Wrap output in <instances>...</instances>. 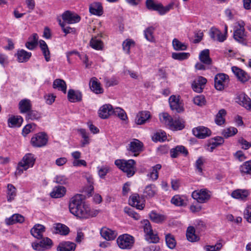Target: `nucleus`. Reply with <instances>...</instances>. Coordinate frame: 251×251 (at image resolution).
<instances>
[{
	"label": "nucleus",
	"mask_w": 251,
	"mask_h": 251,
	"mask_svg": "<svg viewBox=\"0 0 251 251\" xmlns=\"http://www.w3.org/2000/svg\"><path fill=\"white\" fill-rule=\"evenodd\" d=\"M84 196L77 194L71 198L69 203V210L71 213L80 219H87L95 217L97 212L92 211L90 207L83 201Z\"/></svg>",
	"instance_id": "nucleus-1"
},
{
	"label": "nucleus",
	"mask_w": 251,
	"mask_h": 251,
	"mask_svg": "<svg viewBox=\"0 0 251 251\" xmlns=\"http://www.w3.org/2000/svg\"><path fill=\"white\" fill-rule=\"evenodd\" d=\"M35 160L36 158L33 154L28 153L25 154L21 161L18 163L15 174L20 176L24 171L32 168L34 165Z\"/></svg>",
	"instance_id": "nucleus-2"
},
{
	"label": "nucleus",
	"mask_w": 251,
	"mask_h": 251,
	"mask_svg": "<svg viewBox=\"0 0 251 251\" xmlns=\"http://www.w3.org/2000/svg\"><path fill=\"white\" fill-rule=\"evenodd\" d=\"M115 165L124 173L128 177L133 176L136 171V162L133 159L128 160L117 159L115 161Z\"/></svg>",
	"instance_id": "nucleus-3"
},
{
	"label": "nucleus",
	"mask_w": 251,
	"mask_h": 251,
	"mask_svg": "<svg viewBox=\"0 0 251 251\" xmlns=\"http://www.w3.org/2000/svg\"><path fill=\"white\" fill-rule=\"evenodd\" d=\"M118 247L122 250H130L134 243V237L128 234L120 235L117 239Z\"/></svg>",
	"instance_id": "nucleus-4"
},
{
	"label": "nucleus",
	"mask_w": 251,
	"mask_h": 251,
	"mask_svg": "<svg viewBox=\"0 0 251 251\" xmlns=\"http://www.w3.org/2000/svg\"><path fill=\"white\" fill-rule=\"evenodd\" d=\"M237 25L238 26L234 31L233 38L238 42L245 44L246 37L244 28L245 24L243 21H240L237 22Z\"/></svg>",
	"instance_id": "nucleus-5"
},
{
	"label": "nucleus",
	"mask_w": 251,
	"mask_h": 251,
	"mask_svg": "<svg viewBox=\"0 0 251 251\" xmlns=\"http://www.w3.org/2000/svg\"><path fill=\"white\" fill-rule=\"evenodd\" d=\"M192 197L199 203H205L211 198L210 192L206 189L195 190L192 193Z\"/></svg>",
	"instance_id": "nucleus-6"
},
{
	"label": "nucleus",
	"mask_w": 251,
	"mask_h": 251,
	"mask_svg": "<svg viewBox=\"0 0 251 251\" xmlns=\"http://www.w3.org/2000/svg\"><path fill=\"white\" fill-rule=\"evenodd\" d=\"M143 143L137 139H133L126 147L127 150L129 153L137 156L143 150Z\"/></svg>",
	"instance_id": "nucleus-7"
},
{
	"label": "nucleus",
	"mask_w": 251,
	"mask_h": 251,
	"mask_svg": "<svg viewBox=\"0 0 251 251\" xmlns=\"http://www.w3.org/2000/svg\"><path fill=\"white\" fill-rule=\"evenodd\" d=\"M229 80L228 76L223 73L217 74L214 77V86L216 90L222 91L224 89L226 83Z\"/></svg>",
	"instance_id": "nucleus-8"
},
{
	"label": "nucleus",
	"mask_w": 251,
	"mask_h": 251,
	"mask_svg": "<svg viewBox=\"0 0 251 251\" xmlns=\"http://www.w3.org/2000/svg\"><path fill=\"white\" fill-rule=\"evenodd\" d=\"M48 140L47 135L45 133H38L31 138V143L35 147H42L47 144Z\"/></svg>",
	"instance_id": "nucleus-9"
},
{
	"label": "nucleus",
	"mask_w": 251,
	"mask_h": 251,
	"mask_svg": "<svg viewBox=\"0 0 251 251\" xmlns=\"http://www.w3.org/2000/svg\"><path fill=\"white\" fill-rule=\"evenodd\" d=\"M169 102L172 110L176 111L177 113H181L184 111L183 105L180 101L179 96H171L169 99Z\"/></svg>",
	"instance_id": "nucleus-10"
},
{
	"label": "nucleus",
	"mask_w": 251,
	"mask_h": 251,
	"mask_svg": "<svg viewBox=\"0 0 251 251\" xmlns=\"http://www.w3.org/2000/svg\"><path fill=\"white\" fill-rule=\"evenodd\" d=\"M62 18L64 22L69 24L78 23L80 20L79 16L70 11H66L63 13Z\"/></svg>",
	"instance_id": "nucleus-11"
},
{
	"label": "nucleus",
	"mask_w": 251,
	"mask_h": 251,
	"mask_svg": "<svg viewBox=\"0 0 251 251\" xmlns=\"http://www.w3.org/2000/svg\"><path fill=\"white\" fill-rule=\"evenodd\" d=\"M231 70L238 79L241 82H246L250 79V76L249 75L242 69L237 67L233 66L231 68Z\"/></svg>",
	"instance_id": "nucleus-12"
},
{
	"label": "nucleus",
	"mask_w": 251,
	"mask_h": 251,
	"mask_svg": "<svg viewBox=\"0 0 251 251\" xmlns=\"http://www.w3.org/2000/svg\"><path fill=\"white\" fill-rule=\"evenodd\" d=\"M206 82L207 79L205 77L199 76L193 81L192 84V88L195 92L201 93Z\"/></svg>",
	"instance_id": "nucleus-13"
},
{
	"label": "nucleus",
	"mask_w": 251,
	"mask_h": 251,
	"mask_svg": "<svg viewBox=\"0 0 251 251\" xmlns=\"http://www.w3.org/2000/svg\"><path fill=\"white\" fill-rule=\"evenodd\" d=\"M192 132L196 137L200 139L205 138L209 136L211 134V131L209 128L201 126L193 128Z\"/></svg>",
	"instance_id": "nucleus-14"
},
{
	"label": "nucleus",
	"mask_w": 251,
	"mask_h": 251,
	"mask_svg": "<svg viewBox=\"0 0 251 251\" xmlns=\"http://www.w3.org/2000/svg\"><path fill=\"white\" fill-rule=\"evenodd\" d=\"M100 233L101 236L107 241L114 240L117 235V233L115 230L106 227L101 228Z\"/></svg>",
	"instance_id": "nucleus-15"
},
{
	"label": "nucleus",
	"mask_w": 251,
	"mask_h": 251,
	"mask_svg": "<svg viewBox=\"0 0 251 251\" xmlns=\"http://www.w3.org/2000/svg\"><path fill=\"white\" fill-rule=\"evenodd\" d=\"M150 118L151 114L149 111H140L137 114L135 122L137 125H141L144 124Z\"/></svg>",
	"instance_id": "nucleus-16"
},
{
	"label": "nucleus",
	"mask_w": 251,
	"mask_h": 251,
	"mask_svg": "<svg viewBox=\"0 0 251 251\" xmlns=\"http://www.w3.org/2000/svg\"><path fill=\"white\" fill-rule=\"evenodd\" d=\"M113 108L111 105L104 104L99 110V116L103 119H107L110 115L113 114Z\"/></svg>",
	"instance_id": "nucleus-17"
},
{
	"label": "nucleus",
	"mask_w": 251,
	"mask_h": 251,
	"mask_svg": "<svg viewBox=\"0 0 251 251\" xmlns=\"http://www.w3.org/2000/svg\"><path fill=\"white\" fill-rule=\"evenodd\" d=\"M82 93L78 90L69 89L68 92L67 97L71 102H76L82 100Z\"/></svg>",
	"instance_id": "nucleus-18"
},
{
	"label": "nucleus",
	"mask_w": 251,
	"mask_h": 251,
	"mask_svg": "<svg viewBox=\"0 0 251 251\" xmlns=\"http://www.w3.org/2000/svg\"><path fill=\"white\" fill-rule=\"evenodd\" d=\"M157 193V188L155 184H151L146 186L144 190V196L147 199L154 197Z\"/></svg>",
	"instance_id": "nucleus-19"
},
{
	"label": "nucleus",
	"mask_w": 251,
	"mask_h": 251,
	"mask_svg": "<svg viewBox=\"0 0 251 251\" xmlns=\"http://www.w3.org/2000/svg\"><path fill=\"white\" fill-rule=\"evenodd\" d=\"M90 12L95 15L100 16L103 13L102 4L100 2H94L89 6Z\"/></svg>",
	"instance_id": "nucleus-20"
},
{
	"label": "nucleus",
	"mask_w": 251,
	"mask_h": 251,
	"mask_svg": "<svg viewBox=\"0 0 251 251\" xmlns=\"http://www.w3.org/2000/svg\"><path fill=\"white\" fill-rule=\"evenodd\" d=\"M89 85L91 90L96 94H102L103 92V90L100 86V83L95 77H93L90 79Z\"/></svg>",
	"instance_id": "nucleus-21"
},
{
	"label": "nucleus",
	"mask_w": 251,
	"mask_h": 251,
	"mask_svg": "<svg viewBox=\"0 0 251 251\" xmlns=\"http://www.w3.org/2000/svg\"><path fill=\"white\" fill-rule=\"evenodd\" d=\"M15 56L17 57V60L19 62H26L28 61L31 57V53L23 49H21L17 51Z\"/></svg>",
	"instance_id": "nucleus-22"
},
{
	"label": "nucleus",
	"mask_w": 251,
	"mask_h": 251,
	"mask_svg": "<svg viewBox=\"0 0 251 251\" xmlns=\"http://www.w3.org/2000/svg\"><path fill=\"white\" fill-rule=\"evenodd\" d=\"M76 245L70 241H64L59 243L57 248V251H74Z\"/></svg>",
	"instance_id": "nucleus-23"
},
{
	"label": "nucleus",
	"mask_w": 251,
	"mask_h": 251,
	"mask_svg": "<svg viewBox=\"0 0 251 251\" xmlns=\"http://www.w3.org/2000/svg\"><path fill=\"white\" fill-rule=\"evenodd\" d=\"M210 36L214 40L220 42H224L226 38V36L224 35L221 31L216 28H212L210 31Z\"/></svg>",
	"instance_id": "nucleus-24"
},
{
	"label": "nucleus",
	"mask_w": 251,
	"mask_h": 251,
	"mask_svg": "<svg viewBox=\"0 0 251 251\" xmlns=\"http://www.w3.org/2000/svg\"><path fill=\"white\" fill-rule=\"evenodd\" d=\"M45 232V227L40 224L35 225L30 230L31 235L37 239H41Z\"/></svg>",
	"instance_id": "nucleus-25"
},
{
	"label": "nucleus",
	"mask_w": 251,
	"mask_h": 251,
	"mask_svg": "<svg viewBox=\"0 0 251 251\" xmlns=\"http://www.w3.org/2000/svg\"><path fill=\"white\" fill-rule=\"evenodd\" d=\"M129 203L133 207H136L137 209L142 210L144 207V204L141 202L138 195L135 194L129 198Z\"/></svg>",
	"instance_id": "nucleus-26"
},
{
	"label": "nucleus",
	"mask_w": 251,
	"mask_h": 251,
	"mask_svg": "<svg viewBox=\"0 0 251 251\" xmlns=\"http://www.w3.org/2000/svg\"><path fill=\"white\" fill-rule=\"evenodd\" d=\"M25 221V218L19 214H14L9 218L5 219V223L8 225H11L16 223H23Z\"/></svg>",
	"instance_id": "nucleus-27"
},
{
	"label": "nucleus",
	"mask_w": 251,
	"mask_h": 251,
	"mask_svg": "<svg viewBox=\"0 0 251 251\" xmlns=\"http://www.w3.org/2000/svg\"><path fill=\"white\" fill-rule=\"evenodd\" d=\"M66 192V190L65 187L61 186H56L53 189L50 195L53 198H59L63 197Z\"/></svg>",
	"instance_id": "nucleus-28"
},
{
	"label": "nucleus",
	"mask_w": 251,
	"mask_h": 251,
	"mask_svg": "<svg viewBox=\"0 0 251 251\" xmlns=\"http://www.w3.org/2000/svg\"><path fill=\"white\" fill-rule=\"evenodd\" d=\"M161 165L159 164L152 167L147 175V176L152 181L156 180L158 178V171L161 169Z\"/></svg>",
	"instance_id": "nucleus-29"
},
{
	"label": "nucleus",
	"mask_w": 251,
	"mask_h": 251,
	"mask_svg": "<svg viewBox=\"0 0 251 251\" xmlns=\"http://www.w3.org/2000/svg\"><path fill=\"white\" fill-rule=\"evenodd\" d=\"M19 107L21 113H26L31 109L32 105L29 100L24 99L19 102Z\"/></svg>",
	"instance_id": "nucleus-30"
},
{
	"label": "nucleus",
	"mask_w": 251,
	"mask_h": 251,
	"mask_svg": "<svg viewBox=\"0 0 251 251\" xmlns=\"http://www.w3.org/2000/svg\"><path fill=\"white\" fill-rule=\"evenodd\" d=\"M53 229L54 230V232L55 233H58L63 235H67L70 231V229L68 227L65 225L60 223L54 224Z\"/></svg>",
	"instance_id": "nucleus-31"
},
{
	"label": "nucleus",
	"mask_w": 251,
	"mask_h": 251,
	"mask_svg": "<svg viewBox=\"0 0 251 251\" xmlns=\"http://www.w3.org/2000/svg\"><path fill=\"white\" fill-rule=\"evenodd\" d=\"M199 59L201 62L206 65H210L212 63V60L209 56V50L205 49L202 50L199 55Z\"/></svg>",
	"instance_id": "nucleus-32"
},
{
	"label": "nucleus",
	"mask_w": 251,
	"mask_h": 251,
	"mask_svg": "<svg viewBox=\"0 0 251 251\" xmlns=\"http://www.w3.org/2000/svg\"><path fill=\"white\" fill-rule=\"evenodd\" d=\"M38 36L37 34L34 33L28 38V41L25 44V47L29 50H33L38 44Z\"/></svg>",
	"instance_id": "nucleus-33"
},
{
	"label": "nucleus",
	"mask_w": 251,
	"mask_h": 251,
	"mask_svg": "<svg viewBox=\"0 0 251 251\" xmlns=\"http://www.w3.org/2000/svg\"><path fill=\"white\" fill-rule=\"evenodd\" d=\"M23 122L21 116H13L8 119V123L10 127H20Z\"/></svg>",
	"instance_id": "nucleus-34"
},
{
	"label": "nucleus",
	"mask_w": 251,
	"mask_h": 251,
	"mask_svg": "<svg viewBox=\"0 0 251 251\" xmlns=\"http://www.w3.org/2000/svg\"><path fill=\"white\" fill-rule=\"evenodd\" d=\"M249 195V193L248 191L246 190L238 189L234 191L232 193L231 196L235 199L244 200Z\"/></svg>",
	"instance_id": "nucleus-35"
},
{
	"label": "nucleus",
	"mask_w": 251,
	"mask_h": 251,
	"mask_svg": "<svg viewBox=\"0 0 251 251\" xmlns=\"http://www.w3.org/2000/svg\"><path fill=\"white\" fill-rule=\"evenodd\" d=\"M17 195L16 188L11 184H8L7 186V200L11 202L14 200Z\"/></svg>",
	"instance_id": "nucleus-36"
},
{
	"label": "nucleus",
	"mask_w": 251,
	"mask_h": 251,
	"mask_svg": "<svg viewBox=\"0 0 251 251\" xmlns=\"http://www.w3.org/2000/svg\"><path fill=\"white\" fill-rule=\"evenodd\" d=\"M186 237L188 240L192 242H196L199 239V237L195 234V228L191 226L187 228Z\"/></svg>",
	"instance_id": "nucleus-37"
},
{
	"label": "nucleus",
	"mask_w": 251,
	"mask_h": 251,
	"mask_svg": "<svg viewBox=\"0 0 251 251\" xmlns=\"http://www.w3.org/2000/svg\"><path fill=\"white\" fill-rule=\"evenodd\" d=\"M40 47L47 62L50 61V52L48 45L44 40L39 41Z\"/></svg>",
	"instance_id": "nucleus-38"
},
{
	"label": "nucleus",
	"mask_w": 251,
	"mask_h": 251,
	"mask_svg": "<svg viewBox=\"0 0 251 251\" xmlns=\"http://www.w3.org/2000/svg\"><path fill=\"white\" fill-rule=\"evenodd\" d=\"M53 88L54 89H57L58 90L62 91L65 94L66 93V84L65 81L63 79H55L53 83Z\"/></svg>",
	"instance_id": "nucleus-39"
},
{
	"label": "nucleus",
	"mask_w": 251,
	"mask_h": 251,
	"mask_svg": "<svg viewBox=\"0 0 251 251\" xmlns=\"http://www.w3.org/2000/svg\"><path fill=\"white\" fill-rule=\"evenodd\" d=\"M78 132L80 133L83 139L80 142L81 147H84L86 145L89 144L90 139L89 137V133L85 129L82 128L78 129Z\"/></svg>",
	"instance_id": "nucleus-40"
},
{
	"label": "nucleus",
	"mask_w": 251,
	"mask_h": 251,
	"mask_svg": "<svg viewBox=\"0 0 251 251\" xmlns=\"http://www.w3.org/2000/svg\"><path fill=\"white\" fill-rule=\"evenodd\" d=\"M224 139L220 136H217L214 138L211 139L209 142L210 151H212L215 148L221 145L224 143Z\"/></svg>",
	"instance_id": "nucleus-41"
},
{
	"label": "nucleus",
	"mask_w": 251,
	"mask_h": 251,
	"mask_svg": "<svg viewBox=\"0 0 251 251\" xmlns=\"http://www.w3.org/2000/svg\"><path fill=\"white\" fill-rule=\"evenodd\" d=\"M226 114V111L224 109H222L219 111L215 119V122L217 125L221 126L225 123V117Z\"/></svg>",
	"instance_id": "nucleus-42"
},
{
	"label": "nucleus",
	"mask_w": 251,
	"mask_h": 251,
	"mask_svg": "<svg viewBox=\"0 0 251 251\" xmlns=\"http://www.w3.org/2000/svg\"><path fill=\"white\" fill-rule=\"evenodd\" d=\"M184 127V122L180 119L173 120L169 128L172 130H181Z\"/></svg>",
	"instance_id": "nucleus-43"
},
{
	"label": "nucleus",
	"mask_w": 251,
	"mask_h": 251,
	"mask_svg": "<svg viewBox=\"0 0 251 251\" xmlns=\"http://www.w3.org/2000/svg\"><path fill=\"white\" fill-rule=\"evenodd\" d=\"M90 46L96 50H101L103 48L102 41L96 37H92L89 43Z\"/></svg>",
	"instance_id": "nucleus-44"
},
{
	"label": "nucleus",
	"mask_w": 251,
	"mask_h": 251,
	"mask_svg": "<svg viewBox=\"0 0 251 251\" xmlns=\"http://www.w3.org/2000/svg\"><path fill=\"white\" fill-rule=\"evenodd\" d=\"M150 218L152 222L156 223H161L165 220V216L153 211L150 213Z\"/></svg>",
	"instance_id": "nucleus-45"
},
{
	"label": "nucleus",
	"mask_w": 251,
	"mask_h": 251,
	"mask_svg": "<svg viewBox=\"0 0 251 251\" xmlns=\"http://www.w3.org/2000/svg\"><path fill=\"white\" fill-rule=\"evenodd\" d=\"M239 99L240 100V104H242L247 109H251V100L245 94H241L239 96Z\"/></svg>",
	"instance_id": "nucleus-46"
},
{
	"label": "nucleus",
	"mask_w": 251,
	"mask_h": 251,
	"mask_svg": "<svg viewBox=\"0 0 251 251\" xmlns=\"http://www.w3.org/2000/svg\"><path fill=\"white\" fill-rule=\"evenodd\" d=\"M159 118L161 122L165 124L167 126H170L172 124L173 119L167 113H162L159 115Z\"/></svg>",
	"instance_id": "nucleus-47"
},
{
	"label": "nucleus",
	"mask_w": 251,
	"mask_h": 251,
	"mask_svg": "<svg viewBox=\"0 0 251 251\" xmlns=\"http://www.w3.org/2000/svg\"><path fill=\"white\" fill-rule=\"evenodd\" d=\"M165 241L167 247L171 249H173L176 246V241L174 235L170 233L167 234L165 236Z\"/></svg>",
	"instance_id": "nucleus-48"
},
{
	"label": "nucleus",
	"mask_w": 251,
	"mask_h": 251,
	"mask_svg": "<svg viewBox=\"0 0 251 251\" xmlns=\"http://www.w3.org/2000/svg\"><path fill=\"white\" fill-rule=\"evenodd\" d=\"M113 114L118 117L120 119L123 121L127 120V115L125 110L120 107H116L113 108Z\"/></svg>",
	"instance_id": "nucleus-49"
},
{
	"label": "nucleus",
	"mask_w": 251,
	"mask_h": 251,
	"mask_svg": "<svg viewBox=\"0 0 251 251\" xmlns=\"http://www.w3.org/2000/svg\"><path fill=\"white\" fill-rule=\"evenodd\" d=\"M172 44L176 50H185L187 48V46L185 43L181 42L176 38L173 39Z\"/></svg>",
	"instance_id": "nucleus-50"
},
{
	"label": "nucleus",
	"mask_w": 251,
	"mask_h": 251,
	"mask_svg": "<svg viewBox=\"0 0 251 251\" xmlns=\"http://www.w3.org/2000/svg\"><path fill=\"white\" fill-rule=\"evenodd\" d=\"M240 171L243 174L251 175V160L246 161L241 165Z\"/></svg>",
	"instance_id": "nucleus-51"
},
{
	"label": "nucleus",
	"mask_w": 251,
	"mask_h": 251,
	"mask_svg": "<svg viewBox=\"0 0 251 251\" xmlns=\"http://www.w3.org/2000/svg\"><path fill=\"white\" fill-rule=\"evenodd\" d=\"M238 132V130L234 127H229L226 128L222 130V134L226 138H227L229 137L235 135Z\"/></svg>",
	"instance_id": "nucleus-52"
},
{
	"label": "nucleus",
	"mask_w": 251,
	"mask_h": 251,
	"mask_svg": "<svg viewBox=\"0 0 251 251\" xmlns=\"http://www.w3.org/2000/svg\"><path fill=\"white\" fill-rule=\"evenodd\" d=\"M205 162V159H204V158L202 156H200L196 160L195 163L196 171L201 175L202 174V167Z\"/></svg>",
	"instance_id": "nucleus-53"
},
{
	"label": "nucleus",
	"mask_w": 251,
	"mask_h": 251,
	"mask_svg": "<svg viewBox=\"0 0 251 251\" xmlns=\"http://www.w3.org/2000/svg\"><path fill=\"white\" fill-rule=\"evenodd\" d=\"M155 28L153 26H150L144 30V35L146 39L151 42L154 41V37L153 36V32Z\"/></svg>",
	"instance_id": "nucleus-54"
},
{
	"label": "nucleus",
	"mask_w": 251,
	"mask_h": 251,
	"mask_svg": "<svg viewBox=\"0 0 251 251\" xmlns=\"http://www.w3.org/2000/svg\"><path fill=\"white\" fill-rule=\"evenodd\" d=\"M171 202L178 206L186 205V201L179 195L174 196L171 199Z\"/></svg>",
	"instance_id": "nucleus-55"
},
{
	"label": "nucleus",
	"mask_w": 251,
	"mask_h": 251,
	"mask_svg": "<svg viewBox=\"0 0 251 251\" xmlns=\"http://www.w3.org/2000/svg\"><path fill=\"white\" fill-rule=\"evenodd\" d=\"M41 118V114L36 110H29L25 116L26 120H38Z\"/></svg>",
	"instance_id": "nucleus-56"
},
{
	"label": "nucleus",
	"mask_w": 251,
	"mask_h": 251,
	"mask_svg": "<svg viewBox=\"0 0 251 251\" xmlns=\"http://www.w3.org/2000/svg\"><path fill=\"white\" fill-rule=\"evenodd\" d=\"M190 56L188 52H173L172 57L174 59L178 60H184L187 59Z\"/></svg>",
	"instance_id": "nucleus-57"
},
{
	"label": "nucleus",
	"mask_w": 251,
	"mask_h": 251,
	"mask_svg": "<svg viewBox=\"0 0 251 251\" xmlns=\"http://www.w3.org/2000/svg\"><path fill=\"white\" fill-rule=\"evenodd\" d=\"M152 139L154 142H163L167 139L166 133L164 131L157 132L152 136Z\"/></svg>",
	"instance_id": "nucleus-58"
},
{
	"label": "nucleus",
	"mask_w": 251,
	"mask_h": 251,
	"mask_svg": "<svg viewBox=\"0 0 251 251\" xmlns=\"http://www.w3.org/2000/svg\"><path fill=\"white\" fill-rule=\"evenodd\" d=\"M146 6L149 10L158 11L160 8V3H156L153 0H146Z\"/></svg>",
	"instance_id": "nucleus-59"
},
{
	"label": "nucleus",
	"mask_w": 251,
	"mask_h": 251,
	"mask_svg": "<svg viewBox=\"0 0 251 251\" xmlns=\"http://www.w3.org/2000/svg\"><path fill=\"white\" fill-rule=\"evenodd\" d=\"M238 145L244 150H248L251 147V142L247 141L243 137H240L238 139Z\"/></svg>",
	"instance_id": "nucleus-60"
},
{
	"label": "nucleus",
	"mask_w": 251,
	"mask_h": 251,
	"mask_svg": "<svg viewBox=\"0 0 251 251\" xmlns=\"http://www.w3.org/2000/svg\"><path fill=\"white\" fill-rule=\"evenodd\" d=\"M124 212L136 220H139L140 218V215L135 212L133 208L126 207L124 208Z\"/></svg>",
	"instance_id": "nucleus-61"
},
{
	"label": "nucleus",
	"mask_w": 251,
	"mask_h": 251,
	"mask_svg": "<svg viewBox=\"0 0 251 251\" xmlns=\"http://www.w3.org/2000/svg\"><path fill=\"white\" fill-rule=\"evenodd\" d=\"M146 239L151 243H157L159 241V237L156 234L153 232V231L146 235Z\"/></svg>",
	"instance_id": "nucleus-62"
},
{
	"label": "nucleus",
	"mask_w": 251,
	"mask_h": 251,
	"mask_svg": "<svg viewBox=\"0 0 251 251\" xmlns=\"http://www.w3.org/2000/svg\"><path fill=\"white\" fill-rule=\"evenodd\" d=\"M41 243L43 250L50 248L52 245L51 240L48 237L43 239L41 241Z\"/></svg>",
	"instance_id": "nucleus-63"
},
{
	"label": "nucleus",
	"mask_w": 251,
	"mask_h": 251,
	"mask_svg": "<svg viewBox=\"0 0 251 251\" xmlns=\"http://www.w3.org/2000/svg\"><path fill=\"white\" fill-rule=\"evenodd\" d=\"M223 245L221 242L217 243L215 245H207L204 248L206 251H219Z\"/></svg>",
	"instance_id": "nucleus-64"
}]
</instances>
